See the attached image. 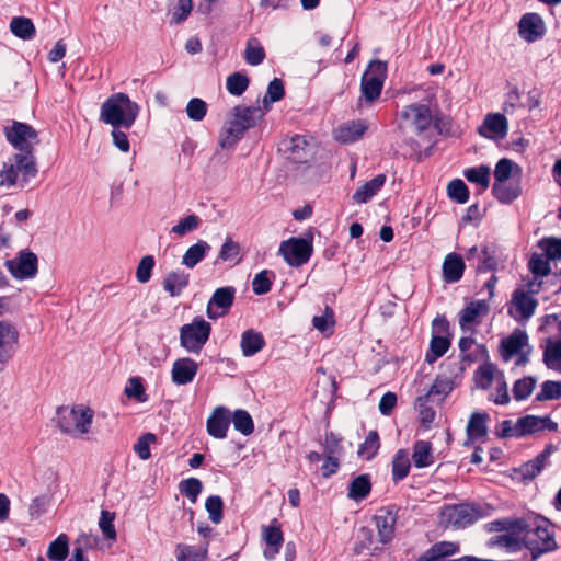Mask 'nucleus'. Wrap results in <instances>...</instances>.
<instances>
[{"instance_id": "obj_1", "label": "nucleus", "mask_w": 561, "mask_h": 561, "mask_svg": "<svg viewBox=\"0 0 561 561\" xmlns=\"http://www.w3.org/2000/svg\"><path fill=\"white\" fill-rule=\"evenodd\" d=\"M265 115L261 106H234L224 124L218 144L221 148L233 147L243 134L254 127Z\"/></svg>"}, {"instance_id": "obj_2", "label": "nucleus", "mask_w": 561, "mask_h": 561, "mask_svg": "<svg viewBox=\"0 0 561 561\" xmlns=\"http://www.w3.org/2000/svg\"><path fill=\"white\" fill-rule=\"evenodd\" d=\"M140 112V106L123 93L108 96L100 108V121L112 127L129 129L134 126Z\"/></svg>"}, {"instance_id": "obj_3", "label": "nucleus", "mask_w": 561, "mask_h": 561, "mask_svg": "<svg viewBox=\"0 0 561 561\" xmlns=\"http://www.w3.org/2000/svg\"><path fill=\"white\" fill-rule=\"evenodd\" d=\"M523 526L524 547L530 550L534 560L557 548L552 526L547 518H523Z\"/></svg>"}, {"instance_id": "obj_4", "label": "nucleus", "mask_w": 561, "mask_h": 561, "mask_svg": "<svg viewBox=\"0 0 561 561\" xmlns=\"http://www.w3.org/2000/svg\"><path fill=\"white\" fill-rule=\"evenodd\" d=\"M57 415L60 431L80 438L90 432L94 412L89 407L80 404L72 408H59Z\"/></svg>"}, {"instance_id": "obj_5", "label": "nucleus", "mask_w": 561, "mask_h": 561, "mask_svg": "<svg viewBox=\"0 0 561 561\" xmlns=\"http://www.w3.org/2000/svg\"><path fill=\"white\" fill-rule=\"evenodd\" d=\"M481 517V508L468 503L444 505L439 512V523L445 528H466Z\"/></svg>"}, {"instance_id": "obj_6", "label": "nucleus", "mask_w": 561, "mask_h": 561, "mask_svg": "<svg viewBox=\"0 0 561 561\" xmlns=\"http://www.w3.org/2000/svg\"><path fill=\"white\" fill-rule=\"evenodd\" d=\"M211 324L202 317H195L191 323L180 328V344L192 354H199L207 343Z\"/></svg>"}, {"instance_id": "obj_7", "label": "nucleus", "mask_w": 561, "mask_h": 561, "mask_svg": "<svg viewBox=\"0 0 561 561\" xmlns=\"http://www.w3.org/2000/svg\"><path fill=\"white\" fill-rule=\"evenodd\" d=\"M386 78V65L379 60L371 61L362 77L360 91L368 102L376 101L382 90Z\"/></svg>"}, {"instance_id": "obj_8", "label": "nucleus", "mask_w": 561, "mask_h": 561, "mask_svg": "<svg viewBox=\"0 0 561 561\" xmlns=\"http://www.w3.org/2000/svg\"><path fill=\"white\" fill-rule=\"evenodd\" d=\"M5 267L18 280L32 279L38 272V260L30 250L20 251L15 257L5 262Z\"/></svg>"}, {"instance_id": "obj_9", "label": "nucleus", "mask_w": 561, "mask_h": 561, "mask_svg": "<svg viewBox=\"0 0 561 561\" xmlns=\"http://www.w3.org/2000/svg\"><path fill=\"white\" fill-rule=\"evenodd\" d=\"M278 252L290 266H300L311 256L312 245L302 238H290L280 243Z\"/></svg>"}, {"instance_id": "obj_10", "label": "nucleus", "mask_w": 561, "mask_h": 561, "mask_svg": "<svg viewBox=\"0 0 561 561\" xmlns=\"http://www.w3.org/2000/svg\"><path fill=\"white\" fill-rule=\"evenodd\" d=\"M7 140L18 150L28 152L33 150V144L37 142L36 130L21 122H13L11 126L4 127Z\"/></svg>"}, {"instance_id": "obj_11", "label": "nucleus", "mask_w": 561, "mask_h": 561, "mask_svg": "<svg viewBox=\"0 0 561 561\" xmlns=\"http://www.w3.org/2000/svg\"><path fill=\"white\" fill-rule=\"evenodd\" d=\"M490 312L486 300L470 301L459 313V325L462 333L473 334L482 319Z\"/></svg>"}, {"instance_id": "obj_12", "label": "nucleus", "mask_w": 561, "mask_h": 561, "mask_svg": "<svg viewBox=\"0 0 561 561\" xmlns=\"http://www.w3.org/2000/svg\"><path fill=\"white\" fill-rule=\"evenodd\" d=\"M403 122L414 128L416 134H422L433 123L431 108L425 104H410L401 112Z\"/></svg>"}, {"instance_id": "obj_13", "label": "nucleus", "mask_w": 561, "mask_h": 561, "mask_svg": "<svg viewBox=\"0 0 561 561\" xmlns=\"http://www.w3.org/2000/svg\"><path fill=\"white\" fill-rule=\"evenodd\" d=\"M523 529V524L516 525L513 529L491 537L486 546L490 548H500L507 553L518 552L524 548Z\"/></svg>"}, {"instance_id": "obj_14", "label": "nucleus", "mask_w": 561, "mask_h": 561, "mask_svg": "<svg viewBox=\"0 0 561 561\" xmlns=\"http://www.w3.org/2000/svg\"><path fill=\"white\" fill-rule=\"evenodd\" d=\"M537 308V300L529 291L524 288H517L513 293L512 307L508 312L516 320H528Z\"/></svg>"}, {"instance_id": "obj_15", "label": "nucleus", "mask_w": 561, "mask_h": 561, "mask_svg": "<svg viewBox=\"0 0 561 561\" xmlns=\"http://www.w3.org/2000/svg\"><path fill=\"white\" fill-rule=\"evenodd\" d=\"M236 289L231 286L216 289L207 305V316L217 319L226 314L233 304Z\"/></svg>"}, {"instance_id": "obj_16", "label": "nucleus", "mask_w": 561, "mask_h": 561, "mask_svg": "<svg viewBox=\"0 0 561 561\" xmlns=\"http://www.w3.org/2000/svg\"><path fill=\"white\" fill-rule=\"evenodd\" d=\"M516 428L515 434L524 437L545 430L557 431L558 424L549 416L526 415L516 421Z\"/></svg>"}, {"instance_id": "obj_17", "label": "nucleus", "mask_w": 561, "mask_h": 561, "mask_svg": "<svg viewBox=\"0 0 561 561\" xmlns=\"http://www.w3.org/2000/svg\"><path fill=\"white\" fill-rule=\"evenodd\" d=\"M508 129L507 118L501 113H489L485 115L482 125L479 127V134L488 139H503Z\"/></svg>"}, {"instance_id": "obj_18", "label": "nucleus", "mask_w": 561, "mask_h": 561, "mask_svg": "<svg viewBox=\"0 0 561 561\" xmlns=\"http://www.w3.org/2000/svg\"><path fill=\"white\" fill-rule=\"evenodd\" d=\"M198 363L190 357H181L173 362L171 380L176 386L191 383L197 375Z\"/></svg>"}, {"instance_id": "obj_19", "label": "nucleus", "mask_w": 561, "mask_h": 561, "mask_svg": "<svg viewBox=\"0 0 561 561\" xmlns=\"http://www.w3.org/2000/svg\"><path fill=\"white\" fill-rule=\"evenodd\" d=\"M230 423V411L222 405L216 407L207 419V432L210 436L222 439L227 436Z\"/></svg>"}, {"instance_id": "obj_20", "label": "nucleus", "mask_w": 561, "mask_h": 561, "mask_svg": "<svg viewBox=\"0 0 561 561\" xmlns=\"http://www.w3.org/2000/svg\"><path fill=\"white\" fill-rule=\"evenodd\" d=\"M19 340L16 329L7 321H0V364L7 363L15 353Z\"/></svg>"}, {"instance_id": "obj_21", "label": "nucleus", "mask_w": 561, "mask_h": 561, "mask_svg": "<svg viewBox=\"0 0 561 561\" xmlns=\"http://www.w3.org/2000/svg\"><path fill=\"white\" fill-rule=\"evenodd\" d=\"M529 347L527 333L523 330H515L510 336L502 340L501 356L503 360L507 363L513 356Z\"/></svg>"}, {"instance_id": "obj_22", "label": "nucleus", "mask_w": 561, "mask_h": 561, "mask_svg": "<svg viewBox=\"0 0 561 561\" xmlns=\"http://www.w3.org/2000/svg\"><path fill=\"white\" fill-rule=\"evenodd\" d=\"M378 534V542L386 545L390 542L394 536L397 516L389 510L380 508L374 516Z\"/></svg>"}, {"instance_id": "obj_23", "label": "nucleus", "mask_w": 561, "mask_h": 561, "mask_svg": "<svg viewBox=\"0 0 561 561\" xmlns=\"http://www.w3.org/2000/svg\"><path fill=\"white\" fill-rule=\"evenodd\" d=\"M546 31L545 22L537 13H526L519 21V34L527 42H535Z\"/></svg>"}, {"instance_id": "obj_24", "label": "nucleus", "mask_w": 561, "mask_h": 561, "mask_svg": "<svg viewBox=\"0 0 561 561\" xmlns=\"http://www.w3.org/2000/svg\"><path fill=\"white\" fill-rule=\"evenodd\" d=\"M365 121H352L343 124L335 130L336 140L347 144L358 140L367 130Z\"/></svg>"}, {"instance_id": "obj_25", "label": "nucleus", "mask_w": 561, "mask_h": 561, "mask_svg": "<svg viewBox=\"0 0 561 561\" xmlns=\"http://www.w3.org/2000/svg\"><path fill=\"white\" fill-rule=\"evenodd\" d=\"M386 175L378 174L370 181L359 186L353 194V201L357 204H365L370 201L385 185Z\"/></svg>"}, {"instance_id": "obj_26", "label": "nucleus", "mask_w": 561, "mask_h": 561, "mask_svg": "<svg viewBox=\"0 0 561 561\" xmlns=\"http://www.w3.org/2000/svg\"><path fill=\"white\" fill-rule=\"evenodd\" d=\"M489 415L484 412H473L467 424V435L472 442H481L488 435L486 421Z\"/></svg>"}, {"instance_id": "obj_27", "label": "nucleus", "mask_w": 561, "mask_h": 561, "mask_svg": "<svg viewBox=\"0 0 561 561\" xmlns=\"http://www.w3.org/2000/svg\"><path fill=\"white\" fill-rule=\"evenodd\" d=\"M465 263L460 255L456 253H449L443 263L444 278L448 283L458 282L463 274Z\"/></svg>"}, {"instance_id": "obj_28", "label": "nucleus", "mask_w": 561, "mask_h": 561, "mask_svg": "<svg viewBox=\"0 0 561 561\" xmlns=\"http://www.w3.org/2000/svg\"><path fill=\"white\" fill-rule=\"evenodd\" d=\"M190 275L184 271H174L169 273L162 283L163 289L172 297L181 295L184 288L187 287Z\"/></svg>"}, {"instance_id": "obj_29", "label": "nucleus", "mask_w": 561, "mask_h": 561, "mask_svg": "<svg viewBox=\"0 0 561 561\" xmlns=\"http://www.w3.org/2000/svg\"><path fill=\"white\" fill-rule=\"evenodd\" d=\"M265 346L264 337L261 333L247 330L241 335L240 347L242 354L247 357L253 356Z\"/></svg>"}, {"instance_id": "obj_30", "label": "nucleus", "mask_w": 561, "mask_h": 561, "mask_svg": "<svg viewBox=\"0 0 561 561\" xmlns=\"http://www.w3.org/2000/svg\"><path fill=\"white\" fill-rule=\"evenodd\" d=\"M208 545H209L208 541L204 542L203 545H201L198 547L179 543L175 549L176 560L178 561H204L208 554Z\"/></svg>"}, {"instance_id": "obj_31", "label": "nucleus", "mask_w": 561, "mask_h": 561, "mask_svg": "<svg viewBox=\"0 0 561 561\" xmlns=\"http://www.w3.org/2000/svg\"><path fill=\"white\" fill-rule=\"evenodd\" d=\"M13 159L16 164L19 173L22 174V184H26L31 179L36 176L37 169L32 151L16 153L13 156Z\"/></svg>"}, {"instance_id": "obj_32", "label": "nucleus", "mask_w": 561, "mask_h": 561, "mask_svg": "<svg viewBox=\"0 0 561 561\" xmlns=\"http://www.w3.org/2000/svg\"><path fill=\"white\" fill-rule=\"evenodd\" d=\"M459 546L451 541H440L425 551L417 561H439V559L455 554Z\"/></svg>"}, {"instance_id": "obj_33", "label": "nucleus", "mask_w": 561, "mask_h": 561, "mask_svg": "<svg viewBox=\"0 0 561 561\" xmlns=\"http://www.w3.org/2000/svg\"><path fill=\"white\" fill-rule=\"evenodd\" d=\"M412 460L416 468H426L434 463L432 444L426 440H417L413 445Z\"/></svg>"}, {"instance_id": "obj_34", "label": "nucleus", "mask_w": 561, "mask_h": 561, "mask_svg": "<svg viewBox=\"0 0 561 561\" xmlns=\"http://www.w3.org/2000/svg\"><path fill=\"white\" fill-rule=\"evenodd\" d=\"M370 491V477L368 474H359L351 481L347 496L353 501L359 502L366 499Z\"/></svg>"}, {"instance_id": "obj_35", "label": "nucleus", "mask_w": 561, "mask_h": 561, "mask_svg": "<svg viewBox=\"0 0 561 561\" xmlns=\"http://www.w3.org/2000/svg\"><path fill=\"white\" fill-rule=\"evenodd\" d=\"M209 250L210 245L206 241L199 240L186 250L182 256V264L188 268L195 267Z\"/></svg>"}, {"instance_id": "obj_36", "label": "nucleus", "mask_w": 561, "mask_h": 561, "mask_svg": "<svg viewBox=\"0 0 561 561\" xmlns=\"http://www.w3.org/2000/svg\"><path fill=\"white\" fill-rule=\"evenodd\" d=\"M542 360L549 369L561 373V341H547Z\"/></svg>"}, {"instance_id": "obj_37", "label": "nucleus", "mask_w": 561, "mask_h": 561, "mask_svg": "<svg viewBox=\"0 0 561 561\" xmlns=\"http://www.w3.org/2000/svg\"><path fill=\"white\" fill-rule=\"evenodd\" d=\"M10 31L21 39L28 41L35 35V26L31 19L24 16H15L10 22Z\"/></svg>"}, {"instance_id": "obj_38", "label": "nucleus", "mask_w": 561, "mask_h": 561, "mask_svg": "<svg viewBox=\"0 0 561 561\" xmlns=\"http://www.w3.org/2000/svg\"><path fill=\"white\" fill-rule=\"evenodd\" d=\"M492 192L501 203L508 204L520 195V186L517 183L500 182L493 184Z\"/></svg>"}, {"instance_id": "obj_39", "label": "nucleus", "mask_w": 561, "mask_h": 561, "mask_svg": "<svg viewBox=\"0 0 561 561\" xmlns=\"http://www.w3.org/2000/svg\"><path fill=\"white\" fill-rule=\"evenodd\" d=\"M411 461L405 449H399L392 460V478L394 481L403 480L410 471Z\"/></svg>"}, {"instance_id": "obj_40", "label": "nucleus", "mask_w": 561, "mask_h": 561, "mask_svg": "<svg viewBox=\"0 0 561 561\" xmlns=\"http://www.w3.org/2000/svg\"><path fill=\"white\" fill-rule=\"evenodd\" d=\"M69 553V538L66 534H60L51 541L47 549V558L50 561H64Z\"/></svg>"}, {"instance_id": "obj_41", "label": "nucleus", "mask_w": 561, "mask_h": 561, "mask_svg": "<svg viewBox=\"0 0 561 561\" xmlns=\"http://www.w3.org/2000/svg\"><path fill=\"white\" fill-rule=\"evenodd\" d=\"M265 50L260 41L255 37L248 39L244 50V59L251 66H257L263 62Z\"/></svg>"}, {"instance_id": "obj_42", "label": "nucleus", "mask_w": 561, "mask_h": 561, "mask_svg": "<svg viewBox=\"0 0 561 561\" xmlns=\"http://www.w3.org/2000/svg\"><path fill=\"white\" fill-rule=\"evenodd\" d=\"M285 94V91H284V84H283V81L278 78H274L268 87H267V90H266V93L263 98V111L268 112L270 108H271V105L274 103V102H277V101H280L283 99Z\"/></svg>"}, {"instance_id": "obj_43", "label": "nucleus", "mask_w": 561, "mask_h": 561, "mask_svg": "<svg viewBox=\"0 0 561 561\" xmlns=\"http://www.w3.org/2000/svg\"><path fill=\"white\" fill-rule=\"evenodd\" d=\"M491 170L486 165L470 168L465 170L463 175L470 183L478 184L483 191L488 188L490 183Z\"/></svg>"}, {"instance_id": "obj_44", "label": "nucleus", "mask_w": 561, "mask_h": 561, "mask_svg": "<svg viewBox=\"0 0 561 561\" xmlns=\"http://www.w3.org/2000/svg\"><path fill=\"white\" fill-rule=\"evenodd\" d=\"M231 422L236 431L243 435H250L253 433L254 424L251 415L248 411L239 409L236 410L231 416Z\"/></svg>"}, {"instance_id": "obj_45", "label": "nucleus", "mask_w": 561, "mask_h": 561, "mask_svg": "<svg viewBox=\"0 0 561 561\" xmlns=\"http://www.w3.org/2000/svg\"><path fill=\"white\" fill-rule=\"evenodd\" d=\"M450 341L447 337L433 335L430 343V350L426 353V360L428 363H434L448 351Z\"/></svg>"}, {"instance_id": "obj_46", "label": "nucleus", "mask_w": 561, "mask_h": 561, "mask_svg": "<svg viewBox=\"0 0 561 561\" xmlns=\"http://www.w3.org/2000/svg\"><path fill=\"white\" fill-rule=\"evenodd\" d=\"M430 401L427 397L419 396L414 403L420 422L425 428H428L435 419V411L427 404Z\"/></svg>"}, {"instance_id": "obj_47", "label": "nucleus", "mask_w": 561, "mask_h": 561, "mask_svg": "<svg viewBox=\"0 0 561 561\" xmlns=\"http://www.w3.org/2000/svg\"><path fill=\"white\" fill-rule=\"evenodd\" d=\"M549 451L545 450L540 455H538L535 459L524 463L520 467V473L525 479H534L537 477L545 467L546 460L548 458Z\"/></svg>"}, {"instance_id": "obj_48", "label": "nucleus", "mask_w": 561, "mask_h": 561, "mask_svg": "<svg viewBox=\"0 0 561 561\" xmlns=\"http://www.w3.org/2000/svg\"><path fill=\"white\" fill-rule=\"evenodd\" d=\"M18 179L19 171L12 157L2 164L0 170V186L9 188L18 183Z\"/></svg>"}, {"instance_id": "obj_49", "label": "nucleus", "mask_w": 561, "mask_h": 561, "mask_svg": "<svg viewBox=\"0 0 561 561\" xmlns=\"http://www.w3.org/2000/svg\"><path fill=\"white\" fill-rule=\"evenodd\" d=\"M537 383L534 377H524L515 381L513 386V397L516 401L528 398Z\"/></svg>"}, {"instance_id": "obj_50", "label": "nucleus", "mask_w": 561, "mask_h": 561, "mask_svg": "<svg viewBox=\"0 0 561 561\" xmlns=\"http://www.w3.org/2000/svg\"><path fill=\"white\" fill-rule=\"evenodd\" d=\"M379 449V436L376 431H370L358 448V456L364 459H371Z\"/></svg>"}, {"instance_id": "obj_51", "label": "nucleus", "mask_w": 561, "mask_h": 561, "mask_svg": "<svg viewBox=\"0 0 561 561\" xmlns=\"http://www.w3.org/2000/svg\"><path fill=\"white\" fill-rule=\"evenodd\" d=\"M249 79L245 75L234 72L228 76L226 81V88L231 95H241L249 87Z\"/></svg>"}, {"instance_id": "obj_52", "label": "nucleus", "mask_w": 561, "mask_h": 561, "mask_svg": "<svg viewBox=\"0 0 561 561\" xmlns=\"http://www.w3.org/2000/svg\"><path fill=\"white\" fill-rule=\"evenodd\" d=\"M179 490L194 504L203 490V484L197 478H188L180 482Z\"/></svg>"}, {"instance_id": "obj_53", "label": "nucleus", "mask_w": 561, "mask_h": 561, "mask_svg": "<svg viewBox=\"0 0 561 561\" xmlns=\"http://www.w3.org/2000/svg\"><path fill=\"white\" fill-rule=\"evenodd\" d=\"M451 391V382L448 379H436L424 394L432 402L442 401Z\"/></svg>"}, {"instance_id": "obj_54", "label": "nucleus", "mask_w": 561, "mask_h": 561, "mask_svg": "<svg viewBox=\"0 0 561 561\" xmlns=\"http://www.w3.org/2000/svg\"><path fill=\"white\" fill-rule=\"evenodd\" d=\"M561 398V381L547 380L541 385V390L536 394L537 401L558 400Z\"/></svg>"}, {"instance_id": "obj_55", "label": "nucleus", "mask_w": 561, "mask_h": 561, "mask_svg": "<svg viewBox=\"0 0 561 561\" xmlns=\"http://www.w3.org/2000/svg\"><path fill=\"white\" fill-rule=\"evenodd\" d=\"M156 266V261L152 255H146L140 259L136 268V279L140 284H146L152 276V271Z\"/></svg>"}, {"instance_id": "obj_56", "label": "nucleus", "mask_w": 561, "mask_h": 561, "mask_svg": "<svg viewBox=\"0 0 561 561\" xmlns=\"http://www.w3.org/2000/svg\"><path fill=\"white\" fill-rule=\"evenodd\" d=\"M447 193L449 198L460 204H465L469 198L468 187L460 179H455L449 182L447 186Z\"/></svg>"}, {"instance_id": "obj_57", "label": "nucleus", "mask_w": 561, "mask_h": 561, "mask_svg": "<svg viewBox=\"0 0 561 561\" xmlns=\"http://www.w3.org/2000/svg\"><path fill=\"white\" fill-rule=\"evenodd\" d=\"M514 170H519L518 165L512 160L503 158L497 161L494 170V183L507 182Z\"/></svg>"}, {"instance_id": "obj_58", "label": "nucleus", "mask_w": 561, "mask_h": 561, "mask_svg": "<svg viewBox=\"0 0 561 561\" xmlns=\"http://www.w3.org/2000/svg\"><path fill=\"white\" fill-rule=\"evenodd\" d=\"M201 225V219L196 215H188L181 219L175 226L172 227L171 232L183 237L194 230H196Z\"/></svg>"}, {"instance_id": "obj_59", "label": "nucleus", "mask_w": 561, "mask_h": 561, "mask_svg": "<svg viewBox=\"0 0 561 561\" xmlns=\"http://www.w3.org/2000/svg\"><path fill=\"white\" fill-rule=\"evenodd\" d=\"M115 513L103 510L99 518V527L102 534L110 540L116 539V529L114 526Z\"/></svg>"}, {"instance_id": "obj_60", "label": "nucleus", "mask_w": 561, "mask_h": 561, "mask_svg": "<svg viewBox=\"0 0 561 561\" xmlns=\"http://www.w3.org/2000/svg\"><path fill=\"white\" fill-rule=\"evenodd\" d=\"M185 112L190 119L201 122L206 116L207 104L199 98H193L188 101Z\"/></svg>"}, {"instance_id": "obj_61", "label": "nucleus", "mask_w": 561, "mask_h": 561, "mask_svg": "<svg viewBox=\"0 0 561 561\" xmlns=\"http://www.w3.org/2000/svg\"><path fill=\"white\" fill-rule=\"evenodd\" d=\"M205 508L214 524H219L222 520L224 502L220 496L211 495L207 497Z\"/></svg>"}, {"instance_id": "obj_62", "label": "nucleus", "mask_w": 561, "mask_h": 561, "mask_svg": "<svg viewBox=\"0 0 561 561\" xmlns=\"http://www.w3.org/2000/svg\"><path fill=\"white\" fill-rule=\"evenodd\" d=\"M124 393L127 398L136 399L138 402L147 401L145 388L141 382V378L139 377H131L128 380V385L125 387Z\"/></svg>"}, {"instance_id": "obj_63", "label": "nucleus", "mask_w": 561, "mask_h": 561, "mask_svg": "<svg viewBox=\"0 0 561 561\" xmlns=\"http://www.w3.org/2000/svg\"><path fill=\"white\" fill-rule=\"evenodd\" d=\"M262 536L266 545L280 547L284 538L277 520L274 519L271 525L263 527Z\"/></svg>"}, {"instance_id": "obj_64", "label": "nucleus", "mask_w": 561, "mask_h": 561, "mask_svg": "<svg viewBox=\"0 0 561 561\" xmlns=\"http://www.w3.org/2000/svg\"><path fill=\"white\" fill-rule=\"evenodd\" d=\"M540 249L545 252L548 260L561 259V239L545 238L539 242Z\"/></svg>"}]
</instances>
